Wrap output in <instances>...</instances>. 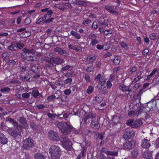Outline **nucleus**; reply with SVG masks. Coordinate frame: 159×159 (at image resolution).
<instances>
[{
  "instance_id": "nucleus-58",
  "label": "nucleus",
  "mask_w": 159,
  "mask_h": 159,
  "mask_svg": "<svg viewBox=\"0 0 159 159\" xmlns=\"http://www.w3.org/2000/svg\"><path fill=\"white\" fill-rule=\"evenodd\" d=\"M89 37L92 40L96 39L97 37L96 36L93 34H90L89 35Z\"/></svg>"
},
{
  "instance_id": "nucleus-30",
  "label": "nucleus",
  "mask_w": 159,
  "mask_h": 159,
  "mask_svg": "<svg viewBox=\"0 0 159 159\" xmlns=\"http://www.w3.org/2000/svg\"><path fill=\"white\" fill-rule=\"evenodd\" d=\"M107 155L115 156H117L118 155V152L115 151H108L107 152Z\"/></svg>"
},
{
  "instance_id": "nucleus-21",
  "label": "nucleus",
  "mask_w": 159,
  "mask_h": 159,
  "mask_svg": "<svg viewBox=\"0 0 159 159\" xmlns=\"http://www.w3.org/2000/svg\"><path fill=\"white\" fill-rule=\"evenodd\" d=\"M143 157L146 159H151L152 157L151 152H145L143 155Z\"/></svg>"
},
{
  "instance_id": "nucleus-43",
  "label": "nucleus",
  "mask_w": 159,
  "mask_h": 159,
  "mask_svg": "<svg viewBox=\"0 0 159 159\" xmlns=\"http://www.w3.org/2000/svg\"><path fill=\"white\" fill-rule=\"evenodd\" d=\"M87 4L86 2L84 1H78L77 2L76 5H85Z\"/></svg>"
},
{
  "instance_id": "nucleus-20",
  "label": "nucleus",
  "mask_w": 159,
  "mask_h": 159,
  "mask_svg": "<svg viewBox=\"0 0 159 159\" xmlns=\"http://www.w3.org/2000/svg\"><path fill=\"white\" fill-rule=\"evenodd\" d=\"M119 88L120 90L123 92H131V89H129V87L125 85H120L119 87Z\"/></svg>"
},
{
  "instance_id": "nucleus-24",
  "label": "nucleus",
  "mask_w": 159,
  "mask_h": 159,
  "mask_svg": "<svg viewBox=\"0 0 159 159\" xmlns=\"http://www.w3.org/2000/svg\"><path fill=\"white\" fill-rule=\"evenodd\" d=\"M70 34L77 39H79L81 38L80 35L75 31L72 30L70 32Z\"/></svg>"
},
{
  "instance_id": "nucleus-14",
  "label": "nucleus",
  "mask_w": 159,
  "mask_h": 159,
  "mask_svg": "<svg viewBox=\"0 0 159 159\" xmlns=\"http://www.w3.org/2000/svg\"><path fill=\"white\" fill-rule=\"evenodd\" d=\"M91 127L94 129H99L100 128V125L96 120H91L90 124Z\"/></svg>"
},
{
  "instance_id": "nucleus-37",
  "label": "nucleus",
  "mask_w": 159,
  "mask_h": 159,
  "mask_svg": "<svg viewBox=\"0 0 159 159\" xmlns=\"http://www.w3.org/2000/svg\"><path fill=\"white\" fill-rule=\"evenodd\" d=\"M143 106L142 105L140 104V107L138 109L137 111L136 112V114L138 115L141 114L143 111Z\"/></svg>"
},
{
  "instance_id": "nucleus-11",
  "label": "nucleus",
  "mask_w": 159,
  "mask_h": 159,
  "mask_svg": "<svg viewBox=\"0 0 159 159\" xmlns=\"http://www.w3.org/2000/svg\"><path fill=\"white\" fill-rule=\"evenodd\" d=\"M94 80L96 81H99L101 84V89H103L105 87H103L102 88L103 85L104 84L105 82V79L103 76H102L101 74H98L96 77L95 78Z\"/></svg>"
},
{
  "instance_id": "nucleus-25",
  "label": "nucleus",
  "mask_w": 159,
  "mask_h": 159,
  "mask_svg": "<svg viewBox=\"0 0 159 159\" xmlns=\"http://www.w3.org/2000/svg\"><path fill=\"white\" fill-rule=\"evenodd\" d=\"M120 61V57L115 56L114 57L113 62L116 65H117L119 64Z\"/></svg>"
},
{
  "instance_id": "nucleus-2",
  "label": "nucleus",
  "mask_w": 159,
  "mask_h": 159,
  "mask_svg": "<svg viewBox=\"0 0 159 159\" xmlns=\"http://www.w3.org/2000/svg\"><path fill=\"white\" fill-rule=\"evenodd\" d=\"M55 124L63 134L65 135L69 134L70 125L68 124L67 122H59L58 121H56Z\"/></svg>"
},
{
  "instance_id": "nucleus-54",
  "label": "nucleus",
  "mask_w": 159,
  "mask_h": 159,
  "mask_svg": "<svg viewBox=\"0 0 159 159\" xmlns=\"http://www.w3.org/2000/svg\"><path fill=\"white\" fill-rule=\"evenodd\" d=\"M24 22L26 24L29 25L31 22V20L30 18L27 17L25 19Z\"/></svg>"
},
{
  "instance_id": "nucleus-52",
  "label": "nucleus",
  "mask_w": 159,
  "mask_h": 159,
  "mask_svg": "<svg viewBox=\"0 0 159 159\" xmlns=\"http://www.w3.org/2000/svg\"><path fill=\"white\" fill-rule=\"evenodd\" d=\"M156 35L155 33H153L150 35V38L151 40H154L156 39Z\"/></svg>"
},
{
  "instance_id": "nucleus-41",
  "label": "nucleus",
  "mask_w": 159,
  "mask_h": 159,
  "mask_svg": "<svg viewBox=\"0 0 159 159\" xmlns=\"http://www.w3.org/2000/svg\"><path fill=\"white\" fill-rule=\"evenodd\" d=\"M94 67L93 65H92L90 67H88L86 69V71L87 72H93V71Z\"/></svg>"
},
{
  "instance_id": "nucleus-56",
  "label": "nucleus",
  "mask_w": 159,
  "mask_h": 159,
  "mask_svg": "<svg viewBox=\"0 0 159 159\" xmlns=\"http://www.w3.org/2000/svg\"><path fill=\"white\" fill-rule=\"evenodd\" d=\"M70 71H71V72H72V73H70V76H74V75H75L76 74V71H75V69L74 68L73 69H72Z\"/></svg>"
},
{
  "instance_id": "nucleus-8",
  "label": "nucleus",
  "mask_w": 159,
  "mask_h": 159,
  "mask_svg": "<svg viewBox=\"0 0 159 159\" xmlns=\"http://www.w3.org/2000/svg\"><path fill=\"white\" fill-rule=\"evenodd\" d=\"M48 136L50 139L53 141H59L60 139L58 136L57 133L52 130L49 131Z\"/></svg>"
},
{
  "instance_id": "nucleus-57",
  "label": "nucleus",
  "mask_w": 159,
  "mask_h": 159,
  "mask_svg": "<svg viewBox=\"0 0 159 159\" xmlns=\"http://www.w3.org/2000/svg\"><path fill=\"white\" fill-rule=\"evenodd\" d=\"M92 27L94 29H96L98 28V25L96 22H94L92 24Z\"/></svg>"
},
{
  "instance_id": "nucleus-23",
  "label": "nucleus",
  "mask_w": 159,
  "mask_h": 159,
  "mask_svg": "<svg viewBox=\"0 0 159 159\" xmlns=\"http://www.w3.org/2000/svg\"><path fill=\"white\" fill-rule=\"evenodd\" d=\"M100 24L103 26L104 27H106L108 26V22L107 20H104L103 18L102 20L99 21Z\"/></svg>"
},
{
  "instance_id": "nucleus-36",
  "label": "nucleus",
  "mask_w": 159,
  "mask_h": 159,
  "mask_svg": "<svg viewBox=\"0 0 159 159\" xmlns=\"http://www.w3.org/2000/svg\"><path fill=\"white\" fill-rule=\"evenodd\" d=\"M69 115V113H62L61 114L59 115V116L60 118L64 117V118H67L68 117Z\"/></svg>"
},
{
  "instance_id": "nucleus-61",
  "label": "nucleus",
  "mask_w": 159,
  "mask_h": 159,
  "mask_svg": "<svg viewBox=\"0 0 159 159\" xmlns=\"http://www.w3.org/2000/svg\"><path fill=\"white\" fill-rule=\"evenodd\" d=\"M90 20L89 19H86L83 21V24L84 25H87L90 22Z\"/></svg>"
},
{
  "instance_id": "nucleus-47",
  "label": "nucleus",
  "mask_w": 159,
  "mask_h": 159,
  "mask_svg": "<svg viewBox=\"0 0 159 159\" xmlns=\"http://www.w3.org/2000/svg\"><path fill=\"white\" fill-rule=\"evenodd\" d=\"M149 50L148 49H145L142 51V54L144 56L148 55Z\"/></svg>"
},
{
  "instance_id": "nucleus-13",
  "label": "nucleus",
  "mask_w": 159,
  "mask_h": 159,
  "mask_svg": "<svg viewBox=\"0 0 159 159\" xmlns=\"http://www.w3.org/2000/svg\"><path fill=\"white\" fill-rule=\"evenodd\" d=\"M95 117L94 114L93 113H90L88 115L85 117L83 119L82 121L81 122H83V123L84 124H86L87 123L89 122L90 119H92Z\"/></svg>"
},
{
  "instance_id": "nucleus-64",
  "label": "nucleus",
  "mask_w": 159,
  "mask_h": 159,
  "mask_svg": "<svg viewBox=\"0 0 159 159\" xmlns=\"http://www.w3.org/2000/svg\"><path fill=\"white\" fill-rule=\"evenodd\" d=\"M103 49L104 50H107L109 48V47L108 44L107 43L105 44L104 45H103Z\"/></svg>"
},
{
  "instance_id": "nucleus-32",
  "label": "nucleus",
  "mask_w": 159,
  "mask_h": 159,
  "mask_svg": "<svg viewBox=\"0 0 159 159\" xmlns=\"http://www.w3.org/2000/svg\"><path fill=\"white\" fill-rule=\"evenodd\" d=\"M138 154V150L136 149L131 152V155L132 157L134 158H135L137 157Z\"/></svg>"
},
{
  "instance_id": "nucleus-29",
  "label": "nucleus",
  "mask_w": 159,
  "mask_h": 159,
  "mask_svg": "<svg viewBox=\"0 0 159 159\" xmlns=\"http://www.w3.org/2000/svg\"><path fill=\"white\" fill-rule=\"evenodd\" d=\"M34 158L35 159H45L43 155L40 153L36 154Z\"/></svg>"
},
{
  "instance_id": "nucleus-35",
  "label": "nucleus",
  "mask_w": 159,
  "mask_h": 159,
  "mask_svg": "<svg viewBox=\"0 0 159 159\" xmlns=\"http://www.w3.org/2000/svg\"><path fill=\"white\" fill-rule=\"evenodd\" d=\"M31 70L34 72H36L38 70V68L35 65H32L31 66Z\"/></svg>"
},
{
  "instance_id": "nucleus-3",
  "label": "nucleus",
  "mask_w": 159,
  "mask_h": 159,
  "mask_svg": "<svg viewBox=\"0 0 159 159\" xmlns=\"http://www.w3.org/2000/svg\"><path fill=\"white\" fill-rule=\"evenodd\" d=\"M19 127L9 128L7 132L10 136L16 139H20L21 137V131Z\"/></svg>"
},
{
  "instance_id": "nucleus-12",
  "label": "nucleus",
  "mask_w": 159,
  "mask_h": 159,
  "mask_svg": "<svg viewBox=\"0 0 159 159\" xmlns=\"http://www.w3.org/2000/svg\"><path fill=\"white\" fill-rule=\"evenodd\" d=\"M49 62H50V63L53 65V64L58 65L61 64L63 62V60L59 57H52L50 59Z\"/></svg>"
},
{
  "instance_id": "nucleus-6",
  "label": "nucleus",
  "mask_w": 159,
  "mask_h": 159,
  "mask_svg": "<svg viewBox=\"0 0 159 159\" xmlns=\"http://www.w3.org/2000/svg\"><path fill=\"white\" fill-rule=\"evenodd\" d=\"M62 142L63 147L67 151L70 150V145L69 139L65 136H63L60 139Z\"/></svg>"
},
{
  "instance_id": "nucleus-46",
  "label": "nucleus",
  "mask_w": 159,
  "mask_h": 159,
  "mask_svg": "<svg viewBox=\"0 0 159 159\" xmlns=\"http://www.w3.org/2000/svg\"><path fill=\"white\" fill-rule=\"evenodd\" d=\"M21 80L24 81H27L30 79V77L29 76H24L20 78Z\"/></svg>"
},
{
  "instance_id": "nucleus-17",
  "label": "nucleus",
  "mask_w": 159,
  "mask_h": 159,
  "mask_svg": "<svg viewBox=\"0 0 159 159\" xmlns=\"http://www.w3.org/2000/svg\"><path fill=\"white\" fill-rule=\"evenodd\" d=\"M142 124L143 123L142 120L140 119H138L134 121L133 126L134 128L139 127L141 126Z\"/></svg>"
},
{
  "instance_id": "nucleus-31",
  "label": "nucleus",
  "mask_w": 159,
  "mask_h": 159,
  "mask_svg": "<svg viewBox=\"0 0 159 159\" xmlns=\"http://www.w3.org/2000/svg\"><path fill=\"white\" fill-rule=\"evenodd\" d=\"M17 61V59H15L14 60H10L8 62H7V64L9 65L13 66L16 64V63Z\"/></svg>"
},
{
  "instance_id": "nucleus-53",
  "label": "nucleus",
  "mask_w": 159,
  "mask_h": 159,
  "mask_svg": "<svg viewBox=\"0 0 159 159\" xmlns=\"http://www.w3.org/2000/svg\"><path fill=\"white\" fill-rule=\"evenodd\" d=\"M112 84L110 81H108L107 82L106 86L107 89H110L112 87Z\"/></svg>"
},
{
  "instance_id": "nucleus-40",
  "label": "nucleus",
  "mask_w": 159,
  "mask_h": 159,
  "mask_svg": "<svg viewBox=\"0 0 159 159\" xmlns=\"http://www.w3.org/2000/svg\"><path fill=\"white\" fill-rule=\"evenodd\" d=\"M16 49L17 48H18L19 49H21V48H22L24 46V44L22 43H16Z\"/></svg>"
},
{
  "instance_id": "nucleus-51",
  "label": "nucleus",
  "mask_w": 159,
  "mask_h": 159,
  "mask_svg": "<svg viewBox=\"0 0 159 159\" xmlns=\"http://www.w3.org/2000/svg\"><path fill=\"white\" fill-rule=\"evenodd\" d=\"M141 86V84L140 83H136L134 85L133 89L135 90H136L139 88Z\"/></svg>"
},
{
  "instance_id": "nucleus-4",
  "label": "nucleus",
  "mask_w": 159,
  "mask_h": 159,
  "mask_svg": "<svg viewBox=\"0 0 159 159\" xmlns=\"http://www.w3.org/2000/svg\"><path fill=\"white\" fill-rule=\"evenodd\" d=\"M49 151L52 159H58L59 158L61 153L59 148L55 145H52L50 148Z\"/></svg>"
},
{
  "instance_id": "nucleus-7",
  "label": "nucleus",
  "mask_w": 159,
  "mask_h": 159,
  "mask_svg": "<svg viewBox=\"0 0 159 159\" xmlns=\"http://www.w3.org/2000/svg\"><path fill=\"white\" fill-rule=\"evenodd\" d=\"M135 143V141L133 140L126 141L123 143L122 148L125 150L131 149L134 146Z\"/></svg>"
},
{
  "instance_id": "nucleus-63",
  "label": "nucleus",
  "mask_w": 159,
  "mask_h": 159,
  "mask_svg": "<svg viewBox=\"0 0 159 159\" xmlns=\"http://www.w3.org/2000/svg\"><path fill=\"white\" fill-rule=\"evenodd\" d=\"M36 107L39 109H43L44 108V106L43 104H40L36 106Z\"/></svg>"
},
{
  "instance_id": "nucleus-1",
  "label": "nucleus",
  "mask_w": 159,
  "mask_h": 159,
  "mask_svg": "<svg viewBox=\"0 0 159 159\" xmlns=\"http://www.w3.org/2000/svg\"><path fill=\"white\" fill-rule=\"evenodd\" d=\"M23 52L21 54L22 56L28 61H34L33 55H34L36 51L33 48L28 49L24 48L23 49Z\"/></svg>"
},
{
  "instance_id": "nucleus-9",
  "label": "nucleus",
  "mask_w": 159,
  "mask_h": 159,
  "mask_svg": "<svg viewBox=\"0 0 159 159\" xmlns=\"http://www.w3.org/2000/svg\"><path fill=\"white\" fill-rule=\"evenodd\" d=\"M18 121L21 124V125H20V126H21V127L19 128L20 129H21L22 128L25 129H28L29 128V126L27 123L26 118L23 117H21L19 118Z\"/></svg>"
},
{
  "instance_id": "nucleus-55",
  "label": "nucleus",
  "mask_w": 159,
  "mask_h": 159,
  "mask_svg": "<svg viewBox=\"0 0 159 159\" xmlns=\"http://www.w3.org/2000/svg\"><path fill=\"white\" fill-rule=\"evenodd\" d=\"M85 79L86 81L89 82H90V79L89 75L88 74L85 75Z\"/></svg>"
},
{
  "instance_id": "nucleus-33",
  "label": "nucleus",
  "mask_w": 159,
  "mask_h": 159,
  "mask_svg": "<svg viewBox=\"0 0 159 159\" xmlns=\"http://www.w3.org/2000/svg\"><path fill=\"white\" fill-rule=\"evenodd\" d=\"M120 45L125 50H128L129 47L128 45L124 42H121L120 43Z\"/></svg>"
},
{
  "instance_id": "nucleus-50",
  "label": "nucleus",
  "mask_w": 159,
  "mask_h": 159,
  "mask_svg": "<svg viewBox=\"0 0 159 159\" xmlns=\"http://www.w3.org/2000/svg\"><path fill=\"white\" fill-rule=\"evenodd\" d=\"M98 43V41L96 39H93L92 40L91 42V44L93 46L96 44Z\"/></svg>"
},
{
  "instance_id": "nucleus-16",
  "label": "nucleus",
  "mask_w": 159,
  "mask_h": 159,
  "mask_svg": "<svg viewBox=\"0 0 159 159\" xmlns=\"http://www.w3.org/2000/svg\"><path fill=\"white\" fill-rule=\"evenodd\" d=\"M6 120L8 121L10 123H12L13 126L14 127H19V128H21V126H20L17 122L16 120H15L14 119H12L11 118H7Z\"/></svg>"
},
{
  "instance_id": "nucleus-48",
  "label": "nucleus",
  "mask_w": 159,
  "mask_h": 159,
  "mask_svg": "<svg viewBox=\"0 0 159 159\" xmlns=\"http://www.w3.org/2000/svg\"><path fill=\"white\" fill-rule=\"evenodd\" d=\"M56 98V96L54 95H52L48 97L47 99L49 101H52Z\"/></svg>"
},
{
  "instance_id": "nucleus-18",
  "label": "nucleus",
  "mask_w": 159,
  "mask_h": 159,
  "mask_svg": "<svg viewBox=\"0 0 159 159\" xmlns=\"http://www.w3.org/2000/svg\"><path fill=\"white\" fill-rule=\"evenodd\" d=\"M150 146L149 141L146 139L143 140L142 141L141 146L143 148H148Z\"/></svg>"
},
{
  "instance_id": "nucleus-34",
  "label": "nucleus",
  "mask_w": 159,
  "mask_h": 159,
  "mask_svg": "<svg viewBox=\"0 0 159 159\" xmlns=\"http://www.w3.org/2000/svg\"><path fill=\"white\" fill-rule=\"evenodd\" d=\"M134 120L133 119L128 120L126 121V124L129 126L133 128V125Z\"/></svg>"
},
{
  "instance_id": "nucleus-44",
  "label": "nucleus",
  "mask_w": 159,
  "mask_h": 159,
  "mask_svg": "<svg viewBox=\"0 0 159 159\" xmlns=\"http://www.w3.org/2000/svg\"><path fill=\"white\" fill-rule=\"evenodd\" d=\"M10 90V89L8 87H4L3 89H1V91L2 92L4 93L5 92H8Z\"/></svg>"
},
{
  "instance_id": "nucleus-42",
  "label": "nucleus",
  "mask_w": 159,
  "mask_h": 159,
  "mask_svg": "<svg viewBox=\"0 0 159 159\" xmlns=\"http://www.w3.org/2000/svg\"><path fill=\"white\" fill-rule=\"evenodd\" d=\"M137 69V67L136 66H134L131 68V70L129 72L130 75H132L134 72H135Z\"/></svg>"
},
{
  "instance_id": "nucleus-49",
  "label": "nucleus",
  "mask_w": 159,
  "mask_h": 159,
  "mask_svg": "<svg viewBox=\"0 0 159 159\" xmlns=\"http://www.w3.org/2000/svg\"><path fill=\"white\" fill-rule=\"evenodd\" d=\"M30 127L33 129H35L37 127V125L33 121H31L30 124Z\"/></svg>"
},
{
  "instance_id": "nucleus-5",
  "label": "nucleus",
  "mask_w": 159,
  "mask_h": 159,
  "mask_svg": "<svg viewBox=\"0 0 159 159\" xmlns=\"http://www.w3.org/2000/svg\"><path fill=\"white\" fill-rule=\"evenodd\" d=\"M34 141L31 138H26L23 141V145L24 148L29 149L34 146Z\"/></svg>"
},
{
  "instance_id": "nucleus-15",
  "label": "nucleus",
  "mask_w": 159,
  "mask_h": 159,
  "mask_svg": "<svg viewBox=\"0 0 159 159\" xmlns=\"http://www.w3.org/2000/svg\"><path fill=\"white\" fill-rule=\"evenodd\" d=\"M54 51L55 52H57L61 55L64 56H66L68 55L65 50L62 49L61 48L59 47H56L54 48Z\"/></svg>"
},
{
  "instance_id": "nucleus-45",
  "label": "nucleus",
  "mask_w": 159,
  "mask_h": 159,
  "mask_svg": "<svg viewBox=\"0 0 159 159\" xmlns=\"http://www.w3.org/2000/svg\"><path fill=\"white\" fill-rule=\"evenodd\" d=\"M94 88L91 86L89 87L87 90V92L88 93H91L93 90Z\"/></svg>"
},
{
  "instance_id": "nucleus-27",
  "label": "nucleus",
  "mask_w": 159,
  "mask_h": 159,
  "mask_svg": "<svg viewBox=\"0 0 159 159\" xmlns=\"http://www.w3.org/2000/svg\"><path fill=\"white\" fill-rule=\"evenodd\" d=\"M32 96L35 98H36L39 95V93L38 90H32V92L31 93Z\"/></svg>"
},
{
  "instance_id": "nucleus-39",
  "label": "nucleus",
  "mask_w": 159,
  "mask_h": 159,
  "mask_svg": "<svg viewBox=\"0 0 159 159\" xmlns=\"http://www.w3.org/2000/svg\"><path fill=\"white\" fill-rule=\"evenodd\" d=\"M45 20H46L45 19L44 17H42L41 18H40L37 21L36 23L38 24H40L43 22H44V23H45Z\"/></svg>"
},
{
  "instance_id": "nucleus-38",
  "label": "nucleus",
  "mask_w": 159,
  "mask_h": 159,
  "mask_svg": "<svg viewBox=\"0 0 159 159\" xmlns=\"http://www.w3.org/2000/svg\"><path fill=\"white\" fill-rule=\"evenodd\" d=\"M31 94V92L23 93L22 94V97L23 98H28L30 96Z\"/></svg>"
},
{
  "instance_id": "nucleus-62",
  "label": "nucleus",
  "mask_w": 159,
  "mask_h": 159,
  "mask_svg": "<svg viewBox=\"0 0 159 159\" xmlns=\"http://www.w3.org/2000/svg\"><path fill=\"white\" fill-rule=\"evenodd\" d=\"M108 151L107 149H106L105 148H102L101 151V152H105L107 154V152H108Z\"/></svg>"
},
{
  "instance_id": "nucleus-60",
  "label": "nucleus",
  "mask_w": 159,
  "mask_h": 159,
  "mask_svg": "<svg viewBox=\"0 0 159 159\" xmlns=\"http://www.w3.org/2000/svg\"><path fill=\"white\" fill-rule=\"evenodd\" d=\"M112 55L111 53L110 52H108L106 53L104 55V57L107 58L108 57H110Z\"/></svg>"
},
{
  "instance_id": "nucleus-19",
  "label": "nucleus",
  "mask_w": 159,
  "mask_h": 159,
  "mask_svg": "<svg viewBox=\"0 0 159 159\" xmlns=\"http://www.w3.org/2000/svg\"><path fill=\"white\" fill-rule=\"evenodd\" d=\"M7 139L2 133H0V143L2 144H6L7 143Z\"/></svg>"
},
{
  "instance_id": "nucleus-26",
  "label": "nucleus",
  "mask_w": 159,
  "mask_h": 159,
  "mask_svg": "<svg viewBox=\"0 0 159 159\" xmlns=\"http://www.w3.org/2000/svg\"><path fill=\"white\" fill-rule=\"evenodd\" d=\"M8 49L11 51L16 50V45L14 43H11L10 45L8 46Z\"/></svg>"
},
{
  "instance_id": "nucleus-22",
  "label": "nucleus",
  "mask_w": 159,
  "mask_h": 159,
  "mask_svg": "<svg viewBox=\"0 0 159 159\" xmlns=\"http://www.w3.org/2000/svg\"><path fill=\"white\" fill-rule=\"evenodd\" d=\"M43 17L45 18V19L46 20H45L46 23H49L52 22L54 19L53 18H52L51 19H49V18L51 17V16L45 14Z\"/></svg>"
},
{
  "instance_id": "nucleus-59",
  "label": "nucleus",
  "mask_w": 159,
  "mask_h": 159,
  "mask_svg": "<svg viewBox=\"0 0 159 159\" xmlns=\"http://www.w3.org/2000/svg\"><path fill=\"white\" fill-rule=\"evenodd\" d=\"M69 96L68 95H65L63 96L62 99L64 100L65 101H67L69 100Z\"/></svg>"
},
{
  "instance_id": "nucleus-28",
  "label": "nucleus",
  "mask_w": 159,
  "mask_h": 159,
  "mask_svg": "<svg viewBox=\"0 0 159 159\" xmlns=\"http://www.w3.org/2000/svg\"><path fill=\"white\" fill-rule=\"evenodd\" d=\"M95 98L96 101L98 103H101L103 99L101 96L99 94L96 96L95 97Z\"/></svg>"
},
{
  "instance_id": "nucleus-10",
  "label": "nucleus",
  "mask_w": 159,
  "mask_h": 159,
  "mask_svg": "<svg viewBox=\"0 0 159 159\" xmlns=\"http://www.w3.org/2000/svg\"><path fill=\"white\" fill-rule=\"evenodd\" d=\"M135 135L134 132L133 130H129L126 131L124 134L123 138L126 139H132Z\"/></svg>"
}]
</instances>
